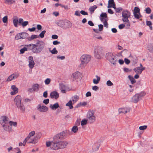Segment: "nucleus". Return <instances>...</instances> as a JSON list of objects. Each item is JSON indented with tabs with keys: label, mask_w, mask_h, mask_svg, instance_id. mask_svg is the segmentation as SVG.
Returning <instances> with one entry per match:
<instances>
[{
	"label": "nucleus",
	"mask_w": 153,
	"mask_h": 153,
	"mask_svg": "<svg viewBox=\"0 0 153 153\" xmlns=\"http://www.w3.org/2000/svg\"><path fill=\"white\" fill-rule=\"evenodd\" d=\"M100 143L99 142H96L94 144L93 146L92 149L94 151H96L98 150L100 146Z\"/></svg>",
	"instance_id": "6ab92c4d"
},
{
	"label": "nucleus",
	"mask_w": 153,
	"mask_h": 153,
	"mask_svg": "<svg viewBox=\"0 0 153 153\" xmlns=\"http://www.w3.org/2000/svg\"><path fill=\"white\" fill-rule=\"evenodd\" d=\"M29 66L30 68H32L34 67L35 63L33 60V58L32 56L29 57Z\"/></svg>",
	"instance_id": "2eb2a0df"
},
{
	"label": "nucleus",
	"mask_w": 153,
	"mask_h": 153,
	"mask_svg": "<svg viewBox=\"0 0 153 153\" xmlns=\"http://www.w3.org/2000/svg\"><path fill=\"white\" fill-rule=\"evenodd\" d=\"M133 13H138L140 15V8L138 7H135L134 8Z\"/></svg>",
	"instance_id": "72a5a7b5"
},
{
	"label": "nucleus",
	"mask_w": 153,
	"mask_h": 153,
	"mask_svg": "<svg viewBox=\"0 0 153 153\" xmlns=\"http://www.w3.org/2000/svg\"><path fill=\"white\" fill-rule=\"evenodd\" d=\"M41 134L39 133L36 135L35 138H33V137H27V138H26V139L27 140V143L34 144L36 143L37 142V139L40 138L41 137Z\"/></svg>",
	"instance_id": "9b49d317"
},
{
	"label": "nucleus",
	"mask_w": 153,
	"mask_h": 153,
	"mask_svg": "<svg viewBox=\"0 0 153 153\" xmlns=\"http://www.w3.org/2000/svg\"><path fill=\"white\" fill-rule=\"evenodd\" d=\"M25 45L26 47H24L23 48L25 51H32V47H31V44H29V45Z\"/></svg>",
	"instance_id": "b1692460"
},
{
	"label": "nucleus",
	"mask_w": 153,
	"mask_h": 153,
	"mask_svg": "<svg viewBox=\"0 0 153 153\" xmlns=\"http://www.w3.org/2000/svg\"><path fill=\"white\" fill-rule=\"evenodd\" d=\"M96 77L97 78V79H94L93 80V82L95 84H97L99 81L100 80V77L97 75H96Z\"/></svg>",
	"instance_id": "c85d7f7f"
},
{
	"label": "nucleus",
	"mask_w": 153,
	"mask_h": 153,
	"mask_svg": "<svg viewBox=\"0 0 153 153\" xmlns=\"http://www.w3.org/2000/svg\"><path fill=\"white\" fill-rule=\"evenodd\" d=\"M18 76L14 75V74H12L8 78L7 81H10L11 80L17 78Z\"/></svg>",
	"instance_id": "5701e85b"
},
{
	"label": "nucleus",
	"mask_w": 153,
	"mask_h": 153,
	"mask_svg": "<svg viewBox=\"0 0 153 153\" xmlns=\"http://www.w3.org/2000/svg\"><path fill=\"white\" fill-rule=\"evenodd\" d=\"M88 24L91 26H94V24L91 21H89L88 22Z\"/></svg>",
	"instance_id": "338daca9"
},
{
	"label": "nucleus",
	"mask_w": 153,
	"mask_h": 153,
	"mask_svg": "<svg viewBox=\"0 0 153 153\" xmlns=\"http://www.w3.org/2000/svg\"><path fill=\"white\" fill-rule=\"evenodd\" d=\"M46 33V31L45 30L42 31L39 35V37H40L41 38L44 37V35Z\"/></svg>",
	"instance_id": "a19ab883"
},
{
	"label": "nucleus",
	"mask_w": 153,
	"mask_h": 153,
	"mask_svg": "<svg viewBox=\"0 0 153 153\" xmlns=\"http://www.w3.org/2000/svg\"><path fill=\"white\" fill-rule=\"evenodd\" d=\"M66 106H69L70 109L73 108V107L72 105V103L71 100H70L67 103H66Z\"/></svg>",
	"instance_id": "2f4dec72"
},
{
	"label": "nucleus",
	"mask_w": 153,
	"mask_h": 153,
	"mask_svg": "<svg viewBox=\"0 0 153 153\" xmlns=\"http://www.w3.org/2000/svg\"><path fill=\"white\" fill-rule=\"evenodd\" d=\"M52 141L51 142H46V145L47 147H49L51 146V148L52 149Z\"/></svg>",
	"instance_id": "de8ad7c7"
},
{
	"label": "nucleus",
	"mask_w": 153,
	"mask_h": 153,
	"mask_svg": "<svg viewBox=\"0 0 153 153\" xmlns=\"http://www.w3.org/2000/svg\"><path fill=\"white\" fill-rule=\"evenodd\" d=\"M123 9L121 7H119L118 8H116L115 9L117 13H120L122 11Z\"/></svg>",
	"instance_id": "864d4df0"
},
{
	"label": "nucleus",
	"mask_w": 153,
	"mask_h": 153,
	"mask_svg": "<svg viewBox=\"0 0 153 153\" xmlns=\"http://www.w3.org/2000/svg\"><path fill=\"white\" fill-rule=\"evenodd\" d=\"M124 22H126L125 23V25L126 26V28H129V27L130 26V23L129 22V21L128 19V20H126V21H123Z\"/></svg>",
	"instance_id": "e433bc0d"
},
{
	"label": "nucleus",
	"mask_w": 153,
	"mask_h": 153,
	"mask_svg": "<svg viewBox=\"0 0 153 153\" xmlns=\"http://www.w3.org/2000/svg\"><path fill=\"white\" fill-rule=\"evenodd\" d=\"M145 11L146 13L147 14H150L152 12L151 9L149 7L146 8Z\"/></svg>",
	"instance_id": "37998d69"
},
{
	"label": "nucleus",
	"mask_w": 153,
	"mask_h": 153,
	"mask_svg": "<svg viewBox=\"0 0 153 153\" xmlns=\"http://www.w3.org/2000/svg\"><path fill=\"white\" fill-rule=\"evenodd\" d=\"M13 23L14 26L15 27H18V20L17 19H15L13 20Z\"/></svg>",
	"instance_id": "ea45409f"
},
{
	"label": "nucleus",
	"mask_w": 153,
	"mask_h": 153,
	"mask_svg": "<svg viewBox=\"0 0 153 153\" xmlns=\"http://www.w3.org/2000/svg\"><path fill=\"white\" fill-rule=\"evenodd\" d=\"M102 50V48L99 46H96L94 48V56L97 59L100 58V54L101 53Z\"/></svg>",
	"instance_id": "9d476101"
},
{
	"label": "nucleus",
	"mask_w": 153,
	"mask_h": 153,
	"mask_svg": "<svg viewBox=\"0 0 153 153\" xmlns=\"http://www.w3.org/2000/svg\"><path fill=\"white\" fill-rule=\"evenodd\" d=\"M129 79L130 80L132 84H133L136 82V80H135L133 77L131 75H129L128 76Z\"/></svg>",
	"instance_id": "473e14b6"
},
{
	"label": "nucleus",
	"mask_w": 153,
	"mask_h": 153,
	"mask_svg": "<svg viewBox=\"0 0 153 153\" xmlns=\"http://www.w3.org/2000/svg\"><path fill=\"white\" fill-rule=\"evenodd\" d=\"M4 2L8 4H11L15 2V1L14 0H5Z\"/></svg>",
	"instance_id": "c756f323"
},
{
	"label": "nucleus",
	"mask_w": 153,
	"mask_h": 153,
	"mask_svg": "<svg viewBox=\"0 0 153 153\" xmlns=\"http://www.w3.org/2000/svg\"><path fill=\"white\" fill-rule=\"evenodd\" d=\"M51 79L50 78H47L45 81V84L48 85L51 81Z\"/></svg>",
	"instance_id": "a18cd8bd"
},
{
	"label": "nucleus",
	"mask_w": 153,
	"mask_h": 153,
	"mask_svg": "<svg viewBox=\"0 0 153 153\" xmlns=\"http://www.w3.org/2000/svg\"><path fill=\"white\" fill-rule=\"evenodd\" d=\"M11 88L13 91L15 92L16 93H17L18 91V88H17L14 85H13L11 86Z\"/></svg>",
	"instance_id": "c9c22d12"
},
{
	"label": "nucleus",
	"mask_w": 153,
	"mask_h": 153,
	"mask_svg": "<svg viewBox=\"0 0 153 153\" xmlns=\"http://www.w3.org/2000/svg\"><path fill=\"white\" fill-rule=\"evenodd\" d=\"M50 96L52 99L54 98L55 99H57L59 97V94L57 92L53 91L51 93Z\"/></svg>",
	"instance_id": "f3484780"
},
{
	"label": "nucleus",
	"mask_w": 153,
	"mask_h": 153,
	"mask_svg": "<svg viewBox=\"0 0 153 153\" xmlns=\"http://www.w3.org/2000/svg\"><path fill=\"white\" fill-rule=\"evenodd\" d=\"M107 85L108 86H111L113 85V83L109 80L107 81L106 82Z\"/></svg>",
	"instance_id": "5fc2aeb1"
},
{
	"label": "nucleus",
	"mask_w": 153,
	"mask_h": 153,
	"mask_svg": "<svg viewBox=\"0 0 153 153\" xmlns=\"http://www.w3.org/2000/svg\"><path fill=\"white\" fill-rule=\"evenodd\" d=\"M49 101V100L48 99H46L44 100L43 101V103H45L46 105L48 104Z\"/></svg>",
	"instance_id": "13d9d810"
},
{
	"label": "nucleus",
	"mask_w": 153,
	"mask_h": 153,
	"mask_svg": "<svg viewBox=\"0 0 153 153\" xmlns=\"http://www.w3.org/2000/svg\"><path fill=\"white\" fill-rule=\"evenodd\" d=\"M124 61L125 63L127 65L129 64L130 62V60L127 58H125L124 59Z\"/></svg>",
	"instance_id": "bf43d9fd"
},
{
	"label": "nucleus",
	"mask_w": 153,
	"mask_h": 153,
	"mask_svg": "<svg viewBox=\"0 0 153 153\" xmlns=\"http://www.w3.org/2000/svg\"><path fill=\"white\" fill-rule=\"evenodd\" d=\"M99 89V88L97 86H94L92 87V89L93 90L96 91Z\"/></svg>",
	"instance_id": "69168bd1"
},
{
	"label": "nucleus",
	"mask_w": 153,
	"mask_h": 153,
	"mask_svg": "<svg viewBox=\"0 0 153 153\" xmlns=\"http://www.w3.org/2000/svg\"><path fill=\"white\" fill-rule=\"evenodd\" d=\"M146 93L144 92H142L136 94L132 98V101L135 103H137L141 100L142 97H144Z\"/></svg>",
	"instance_id": "6e6552de"
},
{
	"label": "nucleus",
	"mask_w": 153,
	"mask_h": 153,
	"mask_svg": "<svg viewBox=\"0 0 153 153\" xmlns=\"http://www.w3.org/2000/svg\"><path fill=\"white\" fill-rule=\"evenodd\" d=\"M22 98L19 95H17L16 97L14 100V102L17 107L20 109L22 112L25 111V108L23 103H21Z\"/></svg>",
	"instance_id": "20e7f679"
},
{
	"label": "nucleus",
	"mask_w": 153,
	"mask_h": 153,
	"mask_svg": "<svg viewBox=\"0 0 153 153\" xmlns=\"http://www.w3.org/2000/svg\"><path fill=\"white\" fill-rule=\"evenodd\" d=\"M32 52L34 53H38L41 52L45 46V43L42 41L37 40L35 44H31Z\"/></svg>",
	"instance_id": "7ed1b4c3"
},
{
	"label": "nucleus",
	"mask_w": 153,
	"mask_h": 153,
	"mask_svg": "<svg viewBox=\"0 0 153 153\" xmlns=\"http://www.w3.org/2000/svg\"><path fill=\"white\" fill-rule=\"evenodd\" d=\"M67 133V131H63L53 137V140L52 141V149L54 150L60 149L59 140L66 138Z\"/></svg>",
	"instance_id": "f257e3e1"
},
{
	"label": "nucleus",
	"mask_w": 153,
	"mask_h": 153,
	"mask_svg": "<svg viewBox=\"0 0 153 153\" xmlns=\"http://www.w3.org/2000/svg\"><path fill=\"white\" fill-rule=\"evenodd\" d=\"M91 56L88 54H83L82 56L80 58L81 63L80 64V67H83L86 65L91 60Z\"/></svg>",
	"instance_id": "39448f33"
},
{
	"label": "nucleus",
	"mask_w": 153,
	"mask_h": 153,
	"mask_svg": "<svg viewBox=\"0 0 153 153\" xmlns=\"http://www.w3.org/2000/svg\"><path fill=\"white\" fill-rule=\"evenodd\" d=\"M49 49L50 51L52 54H56L58 52L55 48H54L52 50H51L50 48H49Z\"/></svg>",
	"instance_id": "f704fd0d"
},
{
	"label": "nucleus",
	"mask_w": 153,
	"mask_h": 153,
	"mask_svg": "<svg viewBox=\"0 0 153 153\" xmlns=\"http://www.w3.org/2000/svg\"><path fill=\"white\" fill-rule=\"evenodd\" d=\"M43 96L45 98H46L47 97L48 92L47 91H45L44 92L43 94Z\"/></svg>",
	"instance_id": "774afa93"
},
{
	"label": "nucleus",
	"mask_w": 153,
	"mask_h": 153,
	"mask_svg": "<svg viewBox=\"0 0 153 153\" xmlns=\"http://www.w3.org/2000/svg\"><path fill=\"white\" fill-rule=\"evenodd\" d=\"M78 130V128L77 126H74L72 128V131L74 133H76L77 132Z\"/></svg>",
	"instance_id": "4c0bfd02"
},
{
	"label": "nucleus",
	"mask_w": 153,
	"mask_h": 153,
	"mask_svg": "<svg viewBox=\"0 0 153 153\" xmlns=\"http://www.w3.org/2000/svg\"><path fill=\"white\" fill-rule=\"evenodd\" d=\"M119 113H126L128 112V111L126 108H120L119 110Z\"/></svg>",
	"instance_id": "bb28decb"
},
{
	"label": "nucleus",
	"mask_w": 153,
	"mask_h": 153,
	"mask_svg": "<svg viewBox=\"0 0 153 153\" xmlns=\"http://www.w3.org/2000/svg\"><path fill=\"white\" fill-rule=\"evenodd\" d=\"M147 127V126L146 125L141 126L139 127V129L140 130H143L146 129Z\"/></svg>",
	"instance_id": "c03bdc74"
},
{
	"label": "nucleus",
	"mask_w": 153,
	"mask_h": 153,
	"mask_svg": "<svg viewBox=\"0 0 153 153\" xmlns=\"http://www.w3.org/2000/svg\"><path fill=\"white\" fill-rule=\"evenodd\" d=\"M37 109L40 112H46L48 110V108L45 106H41L40 104L38 105Z\"/></svg>",
	"instance_id": "4468645a"
},
{
	"label": "nucleus",
	"mask_w": 153,
	"mask_h": 153,
	"mask_svg": "<svg viewBox=\"0 0 153 153\" xmlns=\"http://www.w3.org/2000/svg\"><path fill=\"white\" fill-rule=\"evenodd\" d=\"M87 117L90 123L94 122L95 120V117L94 114L92 111H89L87 115Z\"/></svg>",
	"instance_id": "1a4fd4ad"
},
{
	"label": "nucleus",
	"mask_w": 153,
	"mask_h": 153,
	"mask_svg": "<svg viewBox=\"0 0 153 153\" xmlns=\"http://www.w3.org/2000/svg\"><path fill=\"white\" fill-rule=\"evenodd\" d=\"M122 20L123 21H126V20H128V18L130 17L131 13L128 10H123L122 13Z\"/></svg>",
	"instance_id": "ddd939ff"
},
{
	"label": "nucleus",
	"mask_w": 153,
	"mask_h": 153,
	"mask_svg": "<svg viewBox=\"0 0 153 153\" xmlns=\"http://www.w3.org/2000/svg\"><path fill=\"white\" fill-rule=\"evenodd\" d=\"M145 67H142L141 68L140 67H137L134 69V71L137 74H141L143 71L145 69Z\"/></svg>",
	"instance_id": "dca6fc26"
},
{
	"label": "nucleus",
	"mask_w": 153,
	"mask_h": 153,
	"mask_svg": "<svg viewBox=\"0 0 153 153\" xmlns=\"http://www.w3.org/2000/svg\"><path fill=\"white\" fill-rule=\"evenodd\" d=\"M108 20V19H105L104 20H103V24L104 26L105 27L107 28L108 27V24L107 23V21Z\"/></svg>",
	"instance_id": "79ce46f5"
},
{
	"label": "nucleus",
	"mask_w": 153,
	"mask_h": 153,
	"mask_svg": "<svg viewBox=\"0 0 153 153\" xmlns=\"http://www.w3.org/2000/svg\"><path fill=\"white\" fill-rule=\"evenodd\" d=\"M81 74L80 72L77 71L73 74L71 76V77L72 78L73 81L75 80L78 81L81 79Z\"/></svg>",
	"instance_id": "f8f14e48"
},
{
	"label": "nucleus",
	"mask_w": 153,
	"mask_h": 153,
	"mask_svg": "<svg viewBox=\"0 0 153 153\" xmlns=\"http://www.w3.org/2000/svg\"><path fill=\"white\" fill-rule=\"evenodd\" d=\"M125 26V25L123 24H121L119 25V28L120 29H123Z\"/></svg>",
	"instance_id": "0e129e2a"
},
{
	"label": "nucleus",
	"mask_w": 153,
	"mask_h": 153,
	"mask_svg": "<svg viewBox=\"0 0 153 153\" xmlns=\"http://www.w3.org/2000/svg\"><path fill=\"white\" fill-rule=\"evenodd\" d=\"M105 19H108L107 14L105 13H102L100 15V19L102 22Z\"/></svg>",
	"instance_id": "aec40b11"
},
{
	"label": "nucleus",
	"mask_w": 153,
	"mask_h": 153,
	"mask_svg": "<svg viewBox=\"0 0 153 153\" xmlns=\"http://www.w3.org/2000/svg\"><path fill=\"white\" fill-rule=\"evenodd\" d=\"M97 7L95 5H94L93 6H91L89 8V10L91 13V14L93 13L94 11L97 8Z\"/></svg>",
	"instance_id": "a878e982"
},
{
	"label": "nucleus",
	"mask_w": 153,
	"mask_h": 153,
	"mask_svg": "<svg viewBox=\"0 0 153 153\" xmlns=\"http://www.w3.org/2000/svg\"><path fill=\"white\" fill-rule=\"evenodd\" d=\"M61 140H59L60 149H63L65 148L68 144V143L67 141H62Z\"/></svg>",
	"instance_id": "a211bd4d"
},
{
	"label": "nucleus",
	"mask_w": 153,
	"mask_h": 153,
	"mask_svg": "<svg viewBox=\"0 0 153 153\" xmlns=\"http://www.w3.org/2000/svg\"><path fill=\"white\" fill-rule=\"evenodd\" d=\"M123 71L125 72H128L129 71H131V70H129V69L126 68H123Z\"/></svg>",
	"instance_id": "e2e57ef3"
},
{
	"label": "nucleus",
	"mask_w": 153,
	"mask_h": 153,
	"mask_svg": "<svg viewBox=\"0 0 153 153\" xmlns=\"http://www.w3.org/2000/svg\"><path fill=\"white\" fill-rule=\"evenodd\" d=\"M57 24L59 26L65 29L71 28L72 26L71 22L68 20H61Z\"/></svg>",
	"instance_id": "423d86ee"
},
{
	"label": "nucleus",
	"mask_w": 153,
	"mask_h": 153,
	"mask_svg": "<svg viewBox=\"0 0 153 153\" xmlns=\"http://www.w3.org/2000/svg\"><path fill=\"white\" fill-rule=\"evenodd\" d=\"M57 58L61 60H63L65 59V57L64 56H57Z\"/></svg>",
	"instance_id": "052dcab7"
},
{
	"label": "nucleus",
	"mask_w": 153,
	"mask_h": 153,
	"mask_svg": "<svg viewBox=\"0 0 153 153\" xmlns=\"http://www.w3.org/2000/svg\"><path fill=\"white\" fill-rule=\"evenodd\" d=\"M87 121L85 119H83L82 120L81 122V125L83 126L86 124Z\"/></svg>",
	"instance_id": "49530a36"
},
{
	"label": "nucleus",
	"mask_w": 153,
	"mask_h": 153,
	"mask_svg": "<svg viewBox=\"0 0 153 153\" xmlns=\"http://www.w3.org/2000/svg\"><path fill=\"white\" fill-rule=\"evenodd\" d=\"M105 57L106 59L111 63L115 65L117 61V57L113 53L108 52L106 53Z\"/></svg>",
	"instance_id": "0eeeda50"
},
{
	"label": "nucleus",
	"mask_w": 153,
	"mask_h": 153,
	"mask_svg": "<svg viewBox=\"0 0 153 153\" xmlns=\"http://www.w3.org/2000/svg\"><path fill=\"white\" fill-rule=\"evenodd\" d=\"M35 134V131H31L28 134V135L27 136V137H33V136Z\"/></svg>",
	"instance_id": "8fccbe9b"
},
{
	"label": "nucleus",
	"mask_w": 153,
	"mask_h": 153,
	"mask_svg": "<svg viewBox=\"0 0 153 153\" xmlns=\"http://www.w3.org/2000/svg\"><path fill=\"white\" fill-rule=\"evenodd\" d=\"M28 24V22L27 21H25L23 22L22 24V26L23 27H25Z\"/></svg>",
	"instance_id": "3c124183"
},
{
	"label": "nucleus",
	"mask_w": 153,
	"mask_h": 153,
	"mask_svg": "<svg viewBox=\"0 0 153 153\" xmlns=\"http://www.w3.org/2000/svg\"><path fill=\"white\" fill-rule=\"evenodd\" d=\"M8 118L5 116L1 117V120H0V123L4 129L6 131L11 132L13 131L11 126H13L16 127L17 123L15 122L11 121H9Z\"/></svg>",
	"instance_id": "f03ea898"
},
{
	"label": "nucleus",
	"mask_w": 153,
	"mask_h": 153,
	"mask_svg": "<svg viewBox=\"0 0 153 153\" xmlns=\"http://www.w3.org/2000/svg\"><path fill=\"white\" fill-rule=\"evenodd\" d=\"M59 107V105L58 102L56 103L54 105L51 104L50 106V107L52 110L56 109Z\"/></svg>",
	"instance_id": "412c9836"
},
{
	"label": "nucleus",
	"mask_w": 153,
	"mask_h": 153,
	"mask_svg": "<svg viewBox=\"0 0 153 153\" xmlns=\"http://www.w3.org/2000/svg\"><path fill=\"white\" fill-rule=\"evenodd\" d=\"M99 30V31H101L103 30V27L102 25L100 24L98 25Z\"/></svg>",
	"instance_id": "4d7b16f0"
},
{
	"label": "nucleus",
	"mask_w": 153,
	"mask_h": 153,
	"mask_svg": "<svg viewBox=\"0 0 153 153\" xmlns=\"http://www.w3.org/2000/svg\"><path fill=\"white\" fill-rule=\"evenodd\" d=\"M60 43V42H58L57 40L54 41L53 42V44L54 45H57L59 44Z\"/></svg>",
	"instance_id": "680f3d73"
},
{
	"label": "nucleus",
	"mask_w": 153,
	"mask_h": 153,
	"mask_svg": "<svg viewBox=\"0 0 153 153\" xmlns=\"http://www.w3.org/2000/svg\"><path fill=\"white\" fill-rule=\"evenodd\" d=\"M39 37V36L36 35H32L30 37L29 36V38H28V40L29 41H31L33 39H36Z\"/></svg>",
	"instance_id": "cd10ccee"
},
{
	"label": "nucleus",
	"mask_w": 153,
	"mask_h": 153,
	"mask_svg": "<svg viewBox=\"0 0 153 153\" xmlns=\"http://www.w3.org/2000/svg\"><path fill=\"white\" fill-rule=\"evenodd\" d=\"M60 88L61 91L62 93H65L66 92L65 86V85H60Z\"/></svg>",
	"instance_id": "7c9ffc66"
},
{
	"label": "nucleus",
	"mask_w": 153,
	"mask_h": 153,
	"mask_svg": "<svg viewBox=\"0 0 153 153\" xmlns=\"http://www.w3.org/2000/svg\"><path fill=\"white\" fill-rule=\"evenodd\" d=\"M80 13L83 15H88V13L87 12L85 11L84 10H82L80 11Z\"/></svg>",
	"instance_id": "6e6d98bb"
},
{
	"label": "nucleus",
	"mask_w": 153,
	"mask_h": 153,
	"mask_svg": "<svg viewBox=\"0 0 153 153\" xmlns=\"http://www.w3.org/2000/svg\"><path fill=\"white\" fill-rule=\"evenodd\" d=\"M39 86L38 84H34L32 86V88L34 91H38Z\"/></svg>",
	"instance_id": "393cba45"
},
{
	"label": "nucleus",
	"mask_w": 153,
	"mask_h": 153,
	"mask_svg": "<svg viewBox=\"0 0 153 153\" xmlns=\"http://www.w3.org/2000/svg\"><path fill=\"white\" fill-rule=\"evenodd\" d=\"M15 39L17 40L22 39V35L21 33L17 34L15 36Z\"/></svg>",
	"instance_id": "58836bf2"
},
{
	"label": "nucleus",
	"mask_w": 153,
	"mask_h": 153,
	"mask_svg": "<svg viewBox=\"0 0 153 153\" xmlns=\"http://www.w3.org/2000/svg\"><path fill=\"white\" fill-rule=\"evenodd\" d=\"M134 15L135 18L137 19H138L140 18V16L138 13H133Z\"/></svg>",
	"instance_id": "603ef678"
},
{
	"label": "nucleus",
	"mask_w": 153,
	"mask_h": 153,
	"mask_svg": "<svg viewBox=\"0 0 153 153\" xmlns=\"http://www.w3.org/2000/svg\"><path fill=\"white\" fill-rule=\"evenodd\" d=\"M21 33L22 35V39H27L28 40L29 35L28 33L25 32Z\"/></svg>",
	"instance_id": "4be33fe9"
},
{
	"label": "nucleus",
	"mask_w": 153,
	"mask_h": 153,
	"mask_svg": "<svg viewBox=\"0 0 153 153\" xmlns=\"http://www.w3.org/2000/svg\"><path fill=\"white\" fill-rule=\"evenodd\" d=\"M8 20L7 17V16H4L2 19V21L4 23H6L7 22Z\"/></svg>",
	"instance_id": "09e8293b"
}]
</instances>
